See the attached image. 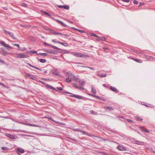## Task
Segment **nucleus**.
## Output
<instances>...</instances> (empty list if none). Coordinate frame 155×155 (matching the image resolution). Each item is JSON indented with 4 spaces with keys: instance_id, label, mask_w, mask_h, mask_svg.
Segmentation results:
<instances>
[{
    "instance_id": "nucleus-19",
    "label": "nucleus",
    "mask_w": 155,
    "mask_h": 155,
    "mask_svg": "<svg viewBox=\"0 0 155 155\" xmlns=\"http://www.w3.org/2000/svg\"><path fill=\"white\" fill-rule=\"evenodd\" d=\"M26 75L27 76H29V78L31 79H32V80H35V77H33V75H31L29 74V73H26Z\"/></svg>"
},
{
    "instance_id": "nucleus-21",
    "label": "nucleus",
    "mask_w": 155,
    "mask_h": 155,
    "mask_svg": "<svg viewBox=\"0 0 155 155\" xmlns=\"http://www.w3.org/2000/svg\"><path fill=\"white\" fill-rule=\"evenodd\" d=\"M135 143L137 144H143L144 142L142 141H139L138 140L135 141Z\"/></svg>"
},
{
    "instance_id": "nucleus-18",
    "label": "nucleus",
    "mask_w": 155,
    "mask_h": 155,
    "mask_svg": "<svg viewBox=\"0 0 155 155\" xmlns=\"http://www.w3.org/2000/svg\"><path fill=\"white\" fill-rule=\"evenodd\" d=\"M144 106H146L147 107H150L151 108H153L154 107V106L152 104H144Z\"/></svg>"
},
{
    "instance_id": "nucleus-4",
    "label": "nucleus",
    "mask_w": 155,
    "mask_h": 155,
    "mask_svg": "<svg viewBox=\"0 0 155 155\" xmlns=\"http://www.w3.org/2000/svg\"><path fill=\"white\" fill-rule=\"evenodd\" d=\"M28 57L26 55L22 53H18L17 54V56H16V58H25Z\"/></svg>"
},
{
    "instance_id": "nucleus-8",
    "label": "nucleus",
    "mask_w": 155,
    "mask_h": 155,
    "mask_svg": "<svg viewBox=\"0 0 155 155\" xmlns=\"http://www.w3.org/2000/svg\"><path fill=\"white\" fill-rule=\"evenodd\" d=\"M17 152L18 153H24V150L20 148H18L17 149Z\"/></svg>"
},
{
    "instance_id": "nucleus-35",
    "label": "nucleus",
    "mask_w": 155,
    "mask_h": 155,
    "mask_svg": "<svg viewBox=\"0 0 155 155\" xmlns=\"http://www.w3.org/2000/svg\"><path fill=\"white\" fill-rule=\"evenodd\" d=\"M42 12L45 15H47L48 16H50V15L48 13L45 11H43Z\"/></svg>"
},
{
    "instance_id": "nucleus-10",
    "label": "nucleus",
    "mask_w": 155,
    "mask_h": 155,
    "mask_svg": "<svg viewBox=\"0 0 155 155\" xmlns=\"http://www.w3.org/2000/svg\"><path fill=\"white\" fill-rule=\"evenodd\" d=\"M67 75L66 76L67 77H73L74 78H75V76L74 75V74L71 72L70 71L68 72L67 73Z\"/></svg>"
},
{
    "instance_id": "nucleus-25",
    "label": "nucleus",
    "mask_w": 155,
    "mask_h": 155,
    "mask_svg": "<svg viewBox=\"0 0 155 155\" xmlns=\"http://www.w3.org/2000/svg\"><path fill=\"white\" fill-rule=\"evenodd\" d=\"M38 61L41 63H45L46 61V60L45 59H38Z\"/></svg>"
},
{
    "instance_id": "nucleus-48",
    "label": "nucleus",
    "mask_w": 155,
    "mask_h": 155,
    "mask_svg": "<svg viewBox=\"0 0 155 155\" xmlns=\"http://www.w3.org/2000/svg\"><path fill=\"white\" fill-rule=\"evenodd\" d=\"M106 76V74H102L101 75V77H105Z\"/></svg>"
},
{
    "instance_id": "nucleus-52",
    "label": "nucleus",
    "mask_w": 155,
    "mask_h": 155,
    "mask_svg": "<svg viewBox=\"0 0 155 155\" xmlns=\"http://www.w3.org/2000/svg\"><path fill=\"white\" fill-rule=\"evenodd\" d=\"M143 131H145V132H146L148 133H149L150 132L149 130H143Z\"/></svg>"
},
{
    "instance_id": "nucleus-6",
    "label": "nucleus",
    "mask_w": 155,
    "mask_h": 155,
    "mask_svg": "<svg viewBox=\"0 0 155 155\" xmlns=\"http://www.w3.org/2000/svg\"><path fill=\"white\" fill-rule=\"evenodd\" d=\"M1 45L5 47H7L8 48H12L8 44H5V42L3 41H1L0 42Z\"/></svg>"
},
{
    "instance_id": "nucleus-16",
    "label": "nucleus",
    "mask_w": 155,
    "mask_h": 155,
    "mask_svg": "<svg viewBox=\"0 0 155 155\" xmlns=\"http://www.w3.org/2000/svg\"><path fill=\"white\" fill-rule=\"evenodd\" d=\"M48 118L50 120H52V121H53V122H55V123H56L57 124H62L60 122L55 121L51 117H48Z\"/></svg>"
},
{
    "instance_id": "nucleus-54",
    "label": "nucleus",
    "mask_w": 155,
    "mask_h": 155,
    "mask_svg": "<svg viewBox=\"0 0 155 155\" xmlns=\"http://www.w3.org/2000/svg\"><path fill=\"white\" fill-rule=\"evenodd\" d=\"M86 68H90V69H91V70H94V68H91V67H86Z\"/></svg>"
},
{
    "instance_id": "nucleus-7",
    "label": "nucleus",
    "mask_w": 155,
    "mask_h": 155,
    "mask_svg": "<svg viewBox=\"0 0 155 155\" xmlns=\"http://www.w3.org/2000/svg\"><path fill=\"white\" fill-rule=\"evenodd\" d=\"M117 148L119 150L122 151H125L127 150L126 148L125 147L120 145L117 146Z\"/></svg>"
},
{
    "instance_id": "nucleus-14",
    "label": "nucleus",
    "mask_w": 155,
    "mask_h": 155,
    "mask_svg": "<svg viewBox=\"0 0 155 155\" xmlns=\"http://www.w3.org/2000/svg\"><path fill=\"white\" fill-rule=\"evenodd\" d=\"M110 89L111 90H112L114 91V92L117 91L116 92L117 93L118 92V91H117V88L114 87L113 86H111L110 87Z\"/></svg>"
},
{
    "instance_id": "nucleus-34",
    "label": "nucleus",
    "mask_w": 155,
    "mask_h": 155,
    "mask_svg": "<svg viewBox=\"0 0 155 155\" xmlns=\"http://www.w3.org/2000/svg\"><path fill=\"white\" fill-rule=\"evenodd\" d=\"M2 149L3 150H7L8 149V148L6 147H2Z\"/></svg>"
},
{
    "instance_id": "nucleus-30",
    "label": "nucleus",
    "mask_w": 155,
    "mask_h": 155,
    "mask_svg": "<svg viewBox=\"0 0 155 155\" xmlns=\"http://www.w3.org/2000/svg\"><path fill=\"white\" fill-rule=\"evenodd\" d=\"M90 112L93 115H97L98 114L97 112H95L93 110H91Z\"/></svg>"
},
{
    "instance_id": "nucleus-22",
    "label": "nucleus",
    "mask_w": 155,
    "mask_h": 155,
    "mask_svg": "<svg viewBox=\"0 0 155 155\" xmlns=\"http://www.w3.org/2000/svg\"><path fill=\"white\" fill-rule=\"evenodd\" d=\"M105 109L107 110H114L113 108L112 107L110 106H108L106 107H105Z\"/></svg>"
},
{
    "instance_id": "nucleus-50",
    "label": "nucleus",
    "mask_w": 155,
    "mask_h": 155,
    "mask_svg": "<svg viewBox=\"0 0 155 155\" xmlns=\"http://www.w3.org/2000/svg\"><path fill=\"white\" fill-rule=\"evenodd\" d=\"M134 4H138V2L137 1H136V0H134Z\"/></svg>"
},
{
    "instance_id": "nucleus-42",
    "label": "nucleus",
    "mask_w": 155,
    "mask_h": 155,
    "mask_svg": "<svg viewBox=\"0 0 155 155\" xmlns=\"http://www.w3.org/2000/svg\"><path fill=\"white\" fill-rule=\"evenodd\" d=\"M40 54H41V55L44 56H46L47 55V54L46 53H40Z\"/></svg>"
},
{
    "instance_id": "nucleus-56",
    "label": "nucleus",
    "mask_w": 155,
    "mask_h": 155,
    "mask_svg": "<svg viewBox=\"0 0 155 155\" xmlns=\"http://www.w3.org/2000/svg\"><path fill=\"white\" fill-rule=\"evenodd\" d=\"M14 45L17 46V47H18V48H19L20 47L19 45L18 44H14Z\"/></svg>"
},
{
    "instance_id": "nucleus-11",
    "label": "nucleus",
    "mask_w": 155,
    "mask_h": 155,
    "mask_svg": "<svg viewBox=\"0 0 155 155\" xmlns=\"http://www.w3.org/2000/svg\"><path fill=\"white\" fill-rule=\"evenodd\" d=\"M57 43L60 44L61 45H62L63 46H64L65 47H68V44L67 43H64L62 42H61L60 41H58L57 42Z\"/></svg>"
},
{
    "instance_id": "nucleus-44",
    "label": "nucleus",
    "mask_w": 155,
    "mask_h": 155,
    "mask_svg": "<svg viewBox=\"0 0 155 155\" xmlns=\"http://www.w3.org/2000/svg\"><path fill=\"white\" fill-rule=\"evenodd\" d=\"M79 83L81 85H83L84 84V81H79Z\"/></svg>"
},
{
    "instance_id": "nucleus-26",
    "label": "nucleus",
    "mask_w": 155,
    "mask_h": 155,
    "mask_svg": "<svg viewBox=\"0 0 155 155\" xmlns=\"http://www.w3.org/2000/svg\"><path fill=\"white\" fill-rule=\"evenodd\" d=\"M50 47L54 49H56L58 50H61V48H58L52 45H50Z\"/></svg>"
},
{
    "instance_id": "nucleus-32",
    "label": "nucleus",
    "mask_w": 155,
    "mask_h": 155,
    "mask_svg": "<svg viewBox=\"0 0 155 155\" xmlns=\"http://www.w3.org/2000/svg\"><path fill=\"white\" fill-rule=\"evenodd\" d=\"M37 52V51L34 50L31 51H29V53H31V54H36Z\"/></svg>"
},
{
    "instance_id": "nucleus-2",
    "label": "nucleus",
    "mask_w": 155,
    "mask_h": 155,
    "mask_svg": "<svg viewBox=\"0 0 155 155\" xmlns=\"http://www.w3.org/2000/svg\"><path fill=\"white\" fill-rule=\"evenodd\" d=\"M3 31L4 32V33L5 34H8L12 38L14 39L15 40H17V38L15 37L14 34L13 33L10 32V31H8L5 29H3Z\"/></svg>"
},
{
    "instance_id": "nucleus-24",
    "label": "nucleus",
    "mask_w": 155,
    "mask_h": 155,
    "mask_svg": "<svg viewBox=\"0 0 155 155\" xmlns=\"http://www.w3.org/2000/svg\"><path fill=\"white\" fill-rule=\"evenodd\" d=\"M136 120L138 121H142L143 119L139 117H136Z\"/></svg>"
},
{
    "instance_id": "nucleus-3",
    "label": "nucleus",
    "mask_w": 155,
    "mask_h": 155,
    "mask_svg": "<svg viewBox=\"0 0 155 155\" xmlns=\"http://www.w3.org/2000/svg\"><path fill=\"white\" fill-rule=\"evenodd\" d=\"M73 54L74 55L77 57H84L85 58H88L89 57L88 55L87 54H83L81 53H73Z\"/></svg>"
},
{
    "instance_id": "nucleus-58",
    "label": "nucleus",
    "mask_w": 155,
    "mask_h": 155,
    "mask_svg": "<svg viewBox=\"0 0 155 155\" xmlns=\"http://www.w3.org/2000/svg\"><path fill=\"white\" fill-rule=\"evenodd\" d=\"M94 97H96V98H97V99H100V97L98 96H97L95 95V96H94Z\"/></svg>"
},
{
    "instance_id": "nucleus-33",
    "label": "nucleus",
    "mask_w": 155,
    "mask_h": 155,
    "mask_svg": "<svg viewBox=\"0 0 155 155\" xmlns=\"http://www.w3.org/2000/svg\"><path fill=\"white\" fill-rule=\"evenodd\" d=\"M91 36H94V37H98V36L97 35H96V34H94V33H91Z\"/></svg>"
},
{
    "instance_id": "nucleus-47",
    "label": "nucleus",
    "mask_w": 155,
    "mask_h": 155,
    "mask_svg": "<svg viewBox=\"0 0 155 155\" xmlns=\"http://www.w3.org/2000/svg\"><path fill=\"white\" fill-rule=\"evenodd\" d=\"M56 21L58 22V23L61 24V22H62L58 20L57 19L56 20Z\"/></svg>"
},
{
    "instance_id": "nucleus-5",
    "label": "nucleus",
    "mask_w": 155,
    "mask_h": 155,
    "mask_svg": "<svg viewBox=\"0 0 155 155\" xmlns=\"http://www.w3.org/2000/svg\"><path fill=\"white\" fill-rule=\"evenodd\" d=\"M0 52H1V54L4 55H6L8 54L7 51L4 48H0Z\"/></svg>"
},
{
    "instance_id": "nucleus-51",
    "label": "nucleus",
    "mask_w": 155,
    "mask_h": 155,
    "mask_svg": "<svg viewBox=\"0 0 155 155\" xmlns=\"http://www.w3.org/2000/svg\"><path fill=\"white\" fill-rule=\"evenodd\" d=\"M58 7L60 8H63L64 5H59Z\"/></svg>"
},
{
    "instance_id": "nucleus-49",
    "label": "nucleus",
    "mask_w": 155,
    "mask_h": 155,
    "mask_svg": "<svg viewBox=\"0 0 155 155\" xmlns=\"http://www.w3.org/2000/svg\"><path fill=\"white\" fill-rule=\"evenodd\" d=\"M68 138L70 140H72L74 141H75V139L71 138L68 137Z\"/></svg>"
},
{
    "instance_id": "nucleus-45",
    "label": "nucleus",
    "mask_w": 155,
    "mask_h": 155,
    "mask_svg": "<svg viewBox=\"0 0 155 155\" xmlns=\"http://www.w3.org/2000/svg\"><path fill=\"white\" fill-rule=\"evenodd\" d=\"M0 63H1L3 64H5V61H4L2 60H0Z\"/></svg>"
},
{
    "instance_id": "nucleus-36",
    "label": "nucleus",
    "mask_w": 155,
    "mask_h": 155,
    "mask_svg": "<svg viewBox=\"0 0 155 155\" xmlns=\"http://www.w3.org/2000/svg\"><path fill=\"white\" fill-rule=\"evenodd\" d=\"M72 85L74 87H75L76 88H79V87L77 86V84L75 83H73Z\"/></svg>"
},
{
    "instance_id": "nucleus-9",
    "label": "nucleus",
    "mask_w": 155,
    "mask_h": 155,
    "mask_svg": "<svg viewBox=\"0 0 155 155\" xmlns=\"http://www.w3.org/2000/svg\"><path fill=\"white\" fill-rule=\"evenodd\" d=\"M5 135L7 137H8L11 139H15V137L14 135L9 134H5Z\"/></svg>"
},
{
    "instance_id": "nucleus-12",
    "label": "nucleus",
    "mask_w": 155,
    "mask_h": 155,
    "mask_svg": "<svg viewBox=\"0 0 155 155\" xmlns=\"http://www.w3.org/2000/svg\"><path fill=\"white\" fill-rule=\"evenodd\" d=\"M47 87L49 89H52V90H54L57 91L59 92L58 90L56 89L54 87L50 85H47Z\"/></svg>"
},
{
    "instance_id": "nucleus-40",
    "label": "nucleus",
    "mask_w": 155,
    "mask_h": 155,
    "mask_svg": "<svg viewBox=\"0 0 155 155\" xmlns=\"http://www.w3.org/2000/svg\"><path fill=\"white\" fill-rule=\"evenodd\" d=\"M63 53H69V51L66 50H63Z\"/></svg>"
},
{
    "instance_id": "nucleus-43",
    "label": "nucleus",
    "mask_w": 155,
    "mask_h": 155,
    "mask_svg": "<svg viewBox=\"0 0 155 155\" xmlns=\"http://www.w3.org/2000/svg\"><path fill=\"white\" fill-rule=\"evenodd\" d=\"M57 88L60 91H62L63 89V88L62 87H58Z\"/></svg>"
},
{
    "instance_id": "nucleus-64",
    "label": "nucleus",
    "mask_w": 155,
    "mask_h": 155,
    "mask_svg": "<svg viewBox=\"0 0 155 155\" xmlns=\"http://www.w3.org/2000/svg\"><path fill=\"white\" fill-rule=\"evenodd\" d=\"M68 21L72 24H73V22H72V21H71V20H69Z\"/></svg>"
},
{
    "instance_id": "nucleus-13",
    "label": "nucleus",
    "mask_w": 155,
    "mask_h": 155,
    "mask_svg": "<svg viewBox=\"0 0 155 155\" xmlns=\"http://www.w3.org/2000/svg\"><path fill=\"white\" fill-rule=\"evenodd\" d=\"M132 59L135 61L140 63H141L143 62L142 60L140 59H135L134 58H132Z\"/></svg>"
},
{
    "instance_id": "nucleus-63",
    "label": "nucleus",
    "mask_w": 155,
    "mask_h": 155,
    "mask_svg": "<svg viewBox=\"0 0 155 155\" xmlns=\"http://www.w3.org/2000/svg\"><path fill=\"white\" fill-rule=\"evenodd\" d=\"M79 32L81 33H84L85 32L84 31L81 30H80Z\"/></svg>"
},
{
    "instance_id": "nucleus-62",
    "label": "nucleus",
    "mask_w": 155,
    "mask_h": 155,
    "mask_svg": "<svg viewBox=\"0 0 155 155\" xmlns=\"http://www.w3.org/2000/svg\"><path fill=\"white\" fill-rule=\"evenodd\" d=\"M103 49L104 50H107L108 49V48H105V47H104L103 48Z\"/></svg>"
},
{
    "instance_id": "nucleus-37",
    "label": "nucleus",
    "mask_w": 155,
    "mask_h": 155,
    "mask_svg": "<svg viewBox=\"0 0 155 155\" xmlns=\"http://www.w3.org/2000/svg\"><path fill=\"white\" fill-rule=\"evenodd\" d=\"M43 43H44V45L45 46H49L50 47V45H51L49 44H48V43H46V42H44Z\"/></svg>"
},
{
    "instance_id": "nucleus-28",
    "label": "nucleus",
    "mask_w": 155,
    "mask_h": 155,
    "mask_svg": "<svg viewBox=\"0 0 155 155\" xmlns=\"http://www.w3.org/2000/svg\"><path fill=\"white\" fill-rule=\"evenodd\" d=\"M74 131H79V132H82L83 133H85V132H86L85 131H84L83 132H82V131H81V130H80L79 129H74Z\"/></svg>"
},
{
    "instance_id": "nucleus-38",
    "label": "nucleus",
    "mask_w": 155,
    "mask_h": 155,
    "mask_svg": "<svg viewBox=\"0 0 155 155\" xmlns=\"http://www.w3.org/2000/svg\"><path fill=\"white\" fill-rule=\"evenodd\" d=\"M28 125L30 126H31L38 127L36 125H35V124L34 125V124H28Z\"/></svg>"
},
{
    "instance_id": "nucleus-23",
    "label": "nucleus",
    "mask_w": 155,
    "mask_h": 155,
    "mask_svg": "<svg viewBox=\"0 0 155 155\" xmlns=\"http://www.w3.org/2000/svg\"><path fill=\"white\" fill-rule=\"evenodd\" d=\"M28 64L30 66V67H32V68H35L37 70H40V71H41V69L39 68H38L37 67H35L32 65L31 64H29V63H28Z\"/></svg>"
},
{
    "instance_id": "nucleus-41",
    "label": "nucleus",
    "mask_w": 155,
    "mask_h": 155,
    "mask_svg": "<svg viewBox=\"0 0 155 155\" xmlns=\"http://www.w3.org/2000/svg\"><path fill=\"white\" fill-rule=\"evenodd\" d=\"M52 72L56 75H57L58 74V73L56 71H53Z\"/></svg>"
},
{
    "instance_id": "nucleus-27",
    "label": "nucleus",
    "mask_w": 155,
    "mask_h": 155,
    "mask_svg": "<svg viewBox=\"0 0 155 155\" xmlns=\"http://www.w3.org/2000/svg\"><path fill=\"white\" fill-rule=\"evenodd\" d=\"M21 6L25 7L27 8V7H28V6L25 3L23 2V3H21Z\"/></svg>"
},
{
    "instance_id": "nucleus-17",
    "label": "nucleus",
    "mask_w": 155,
    "mask_h": 155,
    "mask_svg": "<svg viewBox=\"0 0 155 155\" xmlns=\"http://www.w3.org/2000/svg\"><path fill=\"white\" fill-rule=\"evenodd\" d=\"M51 33L52 34L55 35H63L62 34H61V33L56 32L54 31H52L51 32Z\"/></svg>"
},
{
    "instance_id": "nucleus-59",
    "label": "nucleus",
    "mask_w": 155,
    "mask_h": 155,
    "mask_svg": "<svg viewBox=\"0 0 155 155\" xmlns=\"http://www.w3.org/2000/svg\"><path fill=\"white\" fill-rule=\"evenodd\" d=\"M72 28L73 29V30H75V31H77V30L78 29L77 28H74V27H72Z\"/></svg>"
},
{
    "instance_id": "nucleus-31",
    "label": "nucleus",
    "mask_w": 155,
    "mask_h": 155,
    "mask_svg": "<svg viewBox=\"0 0 155 155\" xmlns=\"http://www.w3.org/2000/svg\"><path fill=\"white\" fill-rule=\"evenodd\" d=\"M100 39H101V41H105L106 39L104 37H100Z\"/></svg>"
},
{
    "instance_id": "nucleus-60",
    "label": "nucleus",
    "mask_w": 155,
    "mask_h": 155,
    "mask_svg": "<svg viewBox=\"0 0 155 155\" xmlns=\"http://www.w3.org/2000/svg\"><path fill=\"white\" fill-rule=\"evenodd\" d=\"M139 128L141 129V130H143V128H144L143 127H142V126H140L139 127Z\"/></svg>"
},
{
    "instance_id": "nucleus-46",
    "label": "nucleus",
    "mask_w": 155,
    "mask_h": 155,
    "mask_svg": "<svg viewBox=\"0 0 155 155\" xmlns=\"http://www.w3.org/2000/svg\"><path fill=\"white\" fill-rule=\"evenodd\" d=\"M123 2H130V1L129 0H121Z\"/></svg>"
},
{
    "instance_id": "nucleus-29",
    "label": "nucleus",
    "mask_w": 155,
    "mask_h": 155,
    "mask_svg": "<svg viewBox=\"0 0 155 155\" xmlns=\"http://www.w3.org/2000/svg\"><path fill=\"white\" fill-rule=\"evenodd\" d=\"M69 7L68 5H64L63 8L67 10H68L69 9Z\"/></svg>"
},
{
    "instance_id": "nucleus-15",
    "label": "nucleus",
    "mask_w": 155,
    "mask_h": 155,
    "mask_svg": "<svg viewBox=\"0 0 155 155\" xmlns=\"http://www.w3.org/2000/svg\"><path fill=\"white\" fill-rule=\"evenodd\" d=\"M67 77L68 78L65 79V81L66 82L69 83L71 81V78L70 77L68 76Z\"/></svg>"
},
{
    "instance_id": "nucleus-61",
    "label": "nucleus",
    "mask_w": 155,
    "mask_h": 155,
    "mask_svg": "<svg viewBox=\"0 0 155 155\" xmlns=\"http://www.w3.org/2000/svg\"><path fill=\"white\" fill-rule=\"evenodd\" d=\"M52 42H55V43H57V42L58 41H56L54 39H52Z\"/></svg>"
},
{
    "instance_id": "nucleus-53",
    "label": "nucleus",
    "mask_w": 155,
    "mask_h": 155,
    "mask_svg": "<svg viewBox=\"0 0 155 155\" xmlns=\"http://www.w3.org/2000/svg\"><path fill=\"white\" fill-rule=\"evenodd\" d=\"M103 86L104 87H107L108 86V85L107 84H103Z\"/></svg>"
},
{
    "instance_id": "nucleus-1",
    "label": "nucleus",
    "mask_w": 155,
    "mask_h": 155,
    "mask_svg": "<svg viewBox=\"0 0 155 155\" xmlns=\"http://www.w3.org/2000/svg\"><path fill=\"white\" fill-rule=\"evenodd\" d=\"M61 92L62 94H70L71 95H69V96L71 97H74L76 98H78V99H83L84 98V97L82 96H80V95H75L72 93H71L70 92H68L67 91L62 92Z\"/></svg>"
},
{
    "instance_id": "nucleus-55",
    "label": "nucleus",
    "mask_w": 155,
    "mask_h": 155,
    "mask_svg": "<svg viewBox=\"0 0 155 155\" xmlns=\"http://www.w3.org/2000/svg\"><path fill=\"white\" fill-rule=\"evenodd\" d=\"M46 52H47L48 53H49V54H51L52 53V52L51 51H48V50H47L45 51Z\"/></svg>"
},
{
    "instance_id": "nucleus-57",
    "label": "nucleus",
    "mask_w": 155,
    "mask_h": 155,
    "mask_svg": "<svg viewBox=\"0 0 155 155\" xmlns=\"http://www.w3.org/2000/svg\"><path fill=\"white\" fill-rule=\"evenodd\" d=\"M98 38L97 39H96V40H97V41H101V39H100V37H99L98 36V37H97Z\"/></svg>"
},
{
    "instance_id": "nucleus-20",
    "label": "nucleus",
    "mask_w": 155,
    "mask_h": 155,
    "mask_svg": "<svg viewBox=\"0 0 155 155\" xmlns=\"http://www.w3.org/2000/svg\"><path fill=\"white\" fill-rule=\"evenodd\" d=\"M91 89H92L91 91H92V92L93 93H94V94H96V91L95 89V88L93 86H91Z\"/></svg>"
},
{
    "instance_id": "nucleus-39",
    "label": "nucleus",
    "mask_w": 155,
    "mask_h": 155,
    "mask_svg": "<svg viewBox=\"0 0 155 155\" xmlns=\"http://www.w3.org/2000/svg\"><path fill=\"white\" fill-rule=\"evenodd\" d=\"M61 24L63 27H66L67 26V25H66L64 23L62 22H61Z\"/></svg>"
}]
</instances>
